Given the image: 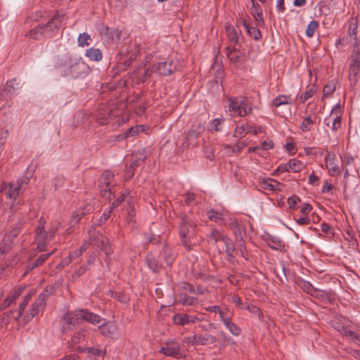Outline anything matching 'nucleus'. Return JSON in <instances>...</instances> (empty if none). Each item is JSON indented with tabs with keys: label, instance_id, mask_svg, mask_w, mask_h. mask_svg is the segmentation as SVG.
<instances>
[{
	"label": "nucleus",
	"instance_id": "1",
	"mask_svg": "<svg viewBox=\"0 0 360 360\" xmlns=\"http://www.w3.org/2000/svg\"><path fill=\"white\" fill-rule=\"evenodd\" d=\"M49 295V290H43V291L39 295L37 298L34 300V302L32 304L30 307L25 312L24 311L26 307H27L29 302L22 298V300L19 304L18 308L16 309L21 314V321L23 323V326L30 322L34 316L43 314L46 306V300Z\"/></svg>",
	"mask_w": 360,
	"mask_h": 360
},
{
	"label": "nucleus",
	"instance_id": "2",
	"mask_svg": "<svg viewBox=\"0 0 360 360\" xmlns=\"http://www.w3.org/2000/svg\"><path fill=\"white\" fill-rule=\"evenodd\" d=\"M60 70L65 75L73 78H84L90 69L89 65L81 58L64 56L58 64Z\"/></svg>",
	"mask_w": 360,
	"mask_h": 360
},
{
	"label": "nucleus",
	"instance_id": "3",
	"mask_svg": "<svg viewBox=\"0 0 360 360\" xmlns=\"http://www.w3.org/2000/svg\"><path fill=\"white\" fill-rule=\"evenodd\" d=\"M197 232L196 222L191 217L182 215L179 223V235L182 245L187 251L195 246L194 238Z\"/></svg>",
	"mask_w": 360,
	"mask_h": 360
},
{
	"label": "nucleus",
	"instance_id": "4",
	"mask_svg": "<svg viewBox=\"0 0 360 360\" xmlns=\"http://www.w3.org/2000/svg\"><path fill=\"white\" fill-rule=\"evenodd\" d=\"M29 182L30 178L24 176L14 182H3L1 184V192L10 200L12 207L14 206L17 198L25 191Z\"/></svg>",
	"mask_w": 360,
	"mask_h": 360
},
{
	"label": "nucleus",
	"instance_id": "5",
	"mask_svg": "<svg viewBox=\"0 0 360 360\" xmlns=\"http://www.w3.org/2000/svg\"><path fill=\"white\" fill-rule=\"evenodd\" d=\"M348 28L347 34L346 36L339 38L336 42L335 46H345L351 44L354 47H359V41L357 38V28L358 20L356 18L352 17L347 22Z\"/></svg>",
	"mask_w": 360,
	"mask_h": 360
},
{
	"label": "nucleus",
	"instance_id": "6",
	"mask_svg": "<svg viewBox=\"0 0 360 360\" xmlns=\"http://www.w3.org/2000/svg\"><path fill=\"white\" fill-rule=\"evenodd\" d=\"M114 174L110 171H105L98 179V188L101 195L109 199L115 192V187L116 183L114 181Z\"/></svg>",
	"mask_w": 360,
	"mask_h": 360
},
{
	"label": "nucleus",
	"instance_id": "7",
	"mask_svg": "<svg viewBox=\"0 0 360 360\" xmlns=\"http://www.w3.org/2000/svg\"><path fill=\"white\" fill-rule=\"evenodd\" d=\"M229 102V111L232 116L234 117H245L249 112L247 110L248 101L243 97H230L228 100Z\"/></svg>",
	"mask_w": 360,
	"mask_h": 360
},
{
	"label": "nucleus",
	"instance_id": "8",
	"mask_svg": "<svg viewBox=\"0 0 360 360\" xmlns=\"http://www.w3.org/2000/svg\"><path fill=\"white\" fill-rule=\"evenodd\" d=\"M64 17L63 13L57 12L47 23L42 25L44 27L45 37L51 38L56 34L63 23Z\"/></svg>",
	"mask_w": 360,
	"mask_h": 360
},
{
	"label": "nucleus",
	"instance_id": "9",
	"mask_svg": "<svg viewBox=\"0 0 360 360\" xmlns=\"http://www.w3.org/2000/svg\"><path fill=\"white\" fill-rule=\"evenodd\" d=\"M150 73H157L162 76H169L177 70L176 63L169 59L160 61L150 66Z\"/></svg>",
	"mask_w": 360,
	"mask_h": 360
},
{
	"label": "nucleus",
	"instance_id": "10",
	"mask_svg": "<svg viewBox=\"0 0 360 360\" xmlns=\"http://www.w3.org/2000/svg\"><path fill=\"white\" fill-rule=\"evenodd\" d=\"M56 231V228H51L48 231V232L34 234L36 249L41 252L46 251L47 250L48 245L54 238Z\"/></svg>",
	"mask_w": 360,
	"mask_h": 360
},
{
	"label": "nucleus",
	"instance_id": "11",
	"mask_svg": "<svg viewBox=\"0 0 360 360\" xmlns=\"http://www.w3.org/2000/svg\"><path fill=\"white\" fill-rule=\"evenodd\" d=\"M89 240V242H91L92 245L100 248V250L103 251L107 255H111L112 250L108 246V239L101 233H94Z\"/></svg>",
	"mask_w": 360,
	"mask_h": 360
},
{
	"label": "nucleus",
	"instance_id": "12",
	"mask_svg": "<svg viewBox=\"0 0 360 360\" xmlns=\"http://www.w3.org/2000/svg\"><path fill=\"white\" fill-rule=\"evenodd\" d=\"M79 316L77 310L72 312H68L60 320V324L62 328V333L71 330L72 326L79 324Z\"/></svg>",
	"mask_w": 360,
	"mask_h": 360
},
{
	"label": "nucleus",
	"instance_id": "13",
	"mask_svg": "<svg viewBox=\"0 0 360 360\" xmlns=\"http://www.w3.org/2000/svg\"><path fill=\"white\" fill-rule=\"evenodd\" d=\"M159 352L165 356L181 359L184 357L182 354L180 347L174 342H167L159 350Z\"/></svg>",
	"mask_w": 360,
	"mask_h": 360
},
{
	"label": "nucleus",
	"instance_id": "14",
	"mask_svg": "<svg viewBox=\"0 0 360 360\" xmlns=\"http://www.w3.org/2000/svg\"><path fill=\"white\" fill-rule=\"evenodd\" d=\"M202 319L195 315H189L187 314H176L174 315L172 321L175 325L185 326L187 324L194 323L201 321Z\"/></svg>",
	"mask_w": 360,
	"mask_h": 360
},
{
	"label": "nucleus",
	"instance_id": "15",
	"mask_svg": "<svg viewBox=\"0 0 360 360\" xmlns=\"http://www.w3.org/2000/svg\"><path fill=\"white\" fill-rule=\"evenodd\" d=\"M326 167L328 170L329 174L332 176H338L340 174V169L336 162V158L334 153H328L325 157Z\"/></svg>",
	"mask_w": 360,
	"mask_h": 360
},
{
	"label": "nucleus",
	"instance_id": "16",
	"mask_svg": "<svg viewBox=\"0 0 360 360\" xmlns=\"http://www.w3.org/2000/svg\"><path fill=\"white\" fill-rule=\"evenodd\" d=\"M79 321L84 320L94 325L101 324L103 319L98 314H95L86 309L77 310Z\"/></svg>",
	"mask_w": 360,
	"mask_h": 360
},
{
	"label": "nucleus",
	"instance_id": "17",
	"mask_svg": "<svg viewBox=\"0 0 360 360\" xmlns=\"http://www.w3.org/2000/svg\"><path fill=\"white\" fill-rule=\"evenodd\" d=\"M25 290V287H15L12 290L11 295H9L6 299L4 300L2 303L0 304L1 309L4 310L8 307L11 304L14 303L15 301L21 295Z\"/></svg>",
	"mask_w": 360,
	"mask_h": 360
},
{
	"label": "nucleus",
	"instance_id": "18",
	"mask_svg": "<svg viewBox=\"0 0 360 360\" xmlns=\"http://www.w3.org/2000/svg\"><path fill=\"white\" fill-rule=\"evenodd\" d=\"M146 158V151L143 149L133 153L131 155V163L128 168L129 172H131V175H133V170L134 167H138L141 164L143 163Z\"/></svg>",
	"mask_w": 360,
	"mask_h": 360
},
{
	"label": "nucleus",
	"instance_id": "19",
	"mask_svg": "<svg viewBox=\"0 0 360 360\" xmlns=\"http://www.w3.org/2000/svg\"><path fill=\"white\" fill-rule=\"evenodd\" d=\"M226 236V234L216 228L210 229L209 232L206 234L207 242L214 245L219 242H223Z\"/></svg>",
	"mask_w": 360,
	"mask_h": 360
},
{
	"label": "nucleus",
	"instance_id": "20",
	"mask_svg": "<svg viewBox=\"0 0 360 360\" xmlns=\"http://www.w3.org/2000/svg\"><path fill=\"white\" fill-rule=\"evenodd\" d=\"M240 22L245 29L247 34L255 40L258 41L262 38V34L257 25H251L245 18H240Z\"/></svg>",
	"mask_w": 360,
	"mask_h": 360
},
{
	"label": "nucleus",
	"instance_id": "21",
	"mask_svg": "<svg viewBox=\"0 0 360 360\" xmlns=\"http://www.w3.org/2000/svg\"><path fill=\"white\" fill-rule=\"evenodd\" d=\"M226 33L230 44L236 45L239 42L241 36L240 30H237L231 24H228L226 25Z\"/></svg>",
	"mask_w": 360,
	"mask_h": 360
},
{
	"label": "nucleus",
	"instance_id": "22",
	"mask_svg": "<svg viewBox=\"0 0 360 360\" xmlns=\"http://www.w3.org/2000/svg\"><path fill=\"white\" fill-rule=\"evenodd\" d=\"M311 296L322 302H332L335 300V294L332 291H324L315 288Z\"/></svg>",
	"mask_w": 360,
	"mask_h": 360
},
{
	"label": "nucleus",
	"instance_id": "23",
	"mask_svg": "<svg viewBox=\"0 0 360 360\" xmlns=\"http://www.w3.org/2000/svg\"><path fill=\"white\" fill-rule=\"evenodd\" d=\"M259 185L264 190L277 191H281V184L275 179L266 178L261 181Z\"/></svg>",
	"mask_w": 360,
	"mask_h": 360
},
{
	"label": "nucleus",
	"instance_id": "24",
	"mask_svg": "<svg viewBox=\"0 0 360 360\" xmlns=\"http://www.w3.org/2000/svg\"><path fill=\"white\" fill-rule=\"evenodd\" d=\"M225 245V251L229 262H233L236 258V245L234 242L228 236L223 241Z\"/></svg>",
	"mask_w": 360,
	"mask_h": 360
},
{
	"label": "nucleus",
	"instance_id": "25",
	"mask_svg": "<svg viewBox=\"0 0 360 360\" xmlns=\"http://www.w3.org/2000/svg\"><path fill=\"white\" fill-rule=\"evenodd\" d=\"M262 238L272 250H278L282 246V240L277 236L265 233L262 236Z\"/></svg>",
	"mask_w": 360,
	"mask_h": 360
},
{
	"label": "nucleus",
	"instance_id": "26",
	"mask_svg": "<svg viewBox=\"0 0 360 360\" xmlns=\"http://www.w3.org/2000/svg\"><path fill=\"white\" fill-rule=\"evenodd\" d=\"M56 248H55L50 252L42 254L40 256H39L34 261L30 262V264L27 266V271H32L34 268L43 264L44 262L46 259H48L56 252Z\"/></svg>",
	"mask_w": 360,
	"mask_h": 360
},
{
	"label": "nucleus",
	"instance_id": "27",
	"mask_svg": "<svg viewBox=\"0 0 360 360\" xmlns=\"http://www.w3.org/2000/svg\"><path fill=\"white\" fill-rule=\"evenodd\" d=\"M0 317L3 321V324H8L11 320H13L14 321H19L22 316L20 312L18 311V310L15 309L4 313L0 316Z\"/></svg>",
	"mask_w": 360,
	"mask_h": 360
},
{
	"label": "nucleus",
	"instance_id": "28",
	"mask_svg": "<svg viewBox=\"0 0 360 360\" xmlns=\"http://www.w3.org/2000/svg\"><path fill=\"white\" fill-rule=\"evenodd\" d=\"M98 330L103 336L112 337L116 330V326L112 321H105L99 326Z\"/></svg>",
	"mask_w": 360,
	"mask_h": 360
},
{
	"label": "nucleus",
	"instance_id": "29",
	"mask_svg": "<svg viewBox=\"0 0 360 360\" xmlns=\"http://www.w3.org/2000/svg\"><path fill=\"white\" fill-rule=\"evenodd\" d=\"M146 263L150 269L155 273H158L162 268V264L155 258L153 254H148L146 257Z\"/></svg>",
	"mask_w": 360,
	"mask_h": 360
},
{
	"label": "nucleus",
	"instance_id": "30",
	"mask_svg": "<svg viewBox=\"0 0 360 360\" xmlns=\"http://www.w3.org/2000/svg\"><path fill=\"white\" fill-rule=\"evenodd\" d=\"M252 127L250 126L248 123H241L238 124L235 129L233 136L235 137L243 136L245 134H248L252 132Z\"/></svg>",
	"mask_w": 360,
	"mask_h": 360
},
{
	"label": "nucleus",
	"instance_id": "31",
	"mask_svg": "<svg viewBox=\"0 0 360 360\" xmlns=\"http://www.w3.org/2000/svg\"><path fill=\"white\" fill-rule=\"evenodd\" d=\"M14 245L13 238L6 234L0 243V252L2 254L8 252Z\"/></svg>",
	"mask_w": 360,
	"mask_h": 360
},
{
	"label": "nucleus",
	"instance_id": "32",
	"mask_svg": "<svg viewBox=\"0 0 360 360\" xmlns=\"http://www.w3.org/2000/svg\"><path fill=\"white\" fill-rule=\"evenodd\" d=\"M20 89V82L16 79H12L7 82L4 90L10 95H14Z\"/></svg>",
	"mask_w": 360,
	"mask_h": 360
},
{
	"label": "nucleus",
	"instance_id": "33",
	"mask_svg": "<svg viewBox=\"0 0 360 360\" xmlns=\"http://www.w3.org/2000/svg\"><path fill=\"white\" fill-rule=\"evenodd\" d=\"M85 56L93 61H100L102 60L103 56L100 49L91 47L86 51Z\"/></svg>",
	"mask_w": 360,
	"mask_h": 360
},
{
	"label": "nucleus",
	"instance_id": "34",
	"mask_svg": "<svg viewBox=\"0 0 360 360\" xmlns=\"http://www.w3.org/2000/svg\"><path fill=\"white\" fill-rule=\"evenodd\" d=\"M26 36L34 39H40L42 37H45L44 27L42 25L36 26L34 28L32 29Z\"/></svg>",
	"mask_w": 360,
	"mask_h": 360
},
{
	"label": "nucleus",
	"instance_id": "35",
	"mask_svg": "<svg viewBox=\"0 0 360 360\" xmlns=\"http://www.w3.org/2000/svg\"><path fill=\"white\" fill-rule=\"evenodd\" d=\"M179 302L183 305L191 306L197 303V298L189 296L186 292L179 293Z\"/></svg>",
	"mask_w": 360,
	"mask_h": 360
},
{
	"label": "nucleus",
	"instance_id": "36",
	"mask_svg": "<svg viewBox=\"0 0 360 360\" xmlns=\"http://www.w3.org/2000/svg\"><path fill=\"white\" fill-rule=\"evenodd\" d=\"M25 223V217L20 219L18 222H16L11 230L7 233L8 236L11 237L12 238H15L21 232L22 226Z\"/></svg>",
	"mask_w": 360,
	"mask_h": 360
},
{
	"label": "nucleus",
	"instance_id": "37",
	"mask_svg": "<svg viewBox=\"0 0 360 360\" xmlns=\"http://www.w3.org/2000/svg\"><path fill=\"white\" fill-rule=\"evenodd\" d=\"M223 324L233 335L239 336L240 335L241 330L240 327L232 321L231 317H230Z\"/></svg>",
	"mask_w": 360,
	"mask_h": 360
},
{
	"label": "nucleus",
	"instance_id": "38",
	"mask_svg": "<svg viewBox=\"0 0 360 360\" xmlns=\"http://www.w3.org/2000/svg\"><path fill=\"white\" fill-rule=\"evenodd\" d=\"M359 70H360V67H358V66H356L354 65H349V80L352 85H355L357 83V81H358L357 76L359 73Z\"/></svg>",
	"mask_w": 360,
	"mask_h": 360
},
{
	"label": "nucleus",
	"instance_id": "39",
	"mask_svg": "<svg viewBox=\"0 0 360 360\" xmlns=\"http://www.w3.org/2000/svg\"><path fill=\"white\" fill-rule=\"evenodd\" d=\"M198 345H207L214 343L216 338L214 336L207 333L205 335H198Z\"/></svg>",
	"mask_w": 360,
	"mask_h": 360
},
{
	"label": "nucleus",
	"instance_id": "40",
	"mask_svg": "<svg viewBox=\"0 0 360 360\" xmlns=\"http://www.w3.org/2000/svg\"><path fill=\"white\" fill-rule=\"evenodd\" d=\"M288 167L292 172H299L304 167V165L297 159H291L288 162Z\"/></svg>",
	"mask_w": 360,
	"mask_h": 360
},
{
	"label": "nucleus",
	"instance_id": "41",
	"mask_svg": "<svg viewBox=\"0 0 360 360\" xmlns=\"http://www.w3.org/2000/svg\"><path fill=\"white\" fill-rule=\"evenodd\" d=\"M290 103H291L290 96L286 95H278L273 100L272 102L273 105L276 108Z\"/></svg>",
	"mask_w": 360,
	"mask_h": 360
},
{
	"label": "nucleus",
	"instance_id": "42",
	"mask_svg": "<svg viewBox=\"0 0 360 360\" xmlns=\"http://www.w3.org/2000/svg\"><path fill=\"white\" fill-rule=\"evenodd\" d=\"M160 254L163 255L164 259L167 264L170 265L173 262L174 256L166 245H163L162 251Z\"/></svg>",
	"mask_w": 360,
	"mask_h": 360
},
{
	"label": "nucleus",
	"instance_id": "43",
	"mask_svg": "<svg viewBox=\"0 0 360 360\" xmlns=\"http://www.w3.org/2000/svg\"><path fill=\"white\" fill-rule=\"evenodd\" d=\"M349 65L360 67V46L353 48Z\"/></svg>",
	"mask_w": 360,
	"mask_h": 360
},
{
	"label": "nucleus",
	"instance_id": "44",
	"mask_svg": "<svg viewBox=\"0 0 360 360\" xmlns=\"http://www.w3.org/2000/svg\"><path fill=\"white\" fill-rule=\"evenodd\" d=\"M91 40L90 35L84 32L79 34L77 38V43L79 46H88L90 44V41Z\"/></svg>",
	"mask_w": 360,
	"mask_h": 360
},
{
	"label": "nucleus",
	"instance_id": "45",
	"mask_svg": "<svg viewBox=\"0 0 360 360\" xmlns=\"http://www.w3.org/2000/svg\"><path fill=\"white\" fill-rule=\"evenodd\" d=\"M319 27V22L313 20L307 25L305 34L308 37H312L314 35L315 31Z\"/></svg>",
	"mask_w": 360,
	"mask_h": 360
},
{
	"label": "nucleus",
	"instance_id": "46",
	"mask_svg": "<svg viewBox=\"0 0 360 360\" xmlns=\"http://www.w3.org/2000/svg\"><path fill=\"white\" fill-rule=\"evenodd\" d=\"M251 1H252V7L250 8V12H251L252 15L255 18L263 15L261 6L257 2H256L255 0H251Z\"/></svg>",
	"mask_w": 360,
	"mask_h": 360
},
{
	"label": "nucleus",
	"instance_id": "47",
	"mask_svg": "<svg viewBox=\"0 0 360 360\" xmlns=\"http://www.w3.org/2000/svg\"><path fill=\"white\" fill-rule=\"evenodd\" d=\"M225 120L224 118H216L214 119L210 123V130H214L217 131H220L222 130L221 125L224 122Z\"/></svg>",
	"mask_w": 360,
	"mask_h": 360
},
{
	"label": "nucleus",
	"instance_id": "48",
	"mask_svg": "<svg viewBox=\"0 0 360 360\" xmlns=\"http://www.w3.org/2000/svg\"><path fill=\"white\" fill-rule=\"evenodd\" d=\"M314 121L311 120L310 116H308L306 118H304V120L302 122L300 125V129L302 131H308L311 130Z\"/></svg>",
	"mask_w": 360,
	"mask_h": 360
},
{
	"label": "nucleus",
	"instance_id": "49",
	"mask_svg": "<svg viewBox=\"0 0 360 360\" xmlns=\"http://www.w3.org/2000/svg\"><path fill=\"white\" fill-rule=\"evenodd\" d=\"M342 168H347L349 169V167L354 164V158L352 155L347 154L341 158Z\"/></svg>",
	"mask_w": 360,
	"mask_h": 360
},
{
	"label": "nucleus",
	"instance_id": "50",
	"mask_svg": "<svg viewBox=\"0 0 360 360\" xmlns=\"http://www.w3.org/2000/svg\"><path fill=\"white\" fill-rule=\"evenodd\" d=\"M344 335L355 343L360 342V335L352 330L345 328Z\"/></svg>",
	"mask_w": 360,
	"mask_h": 360
},
{
	"label": "nucleus",
	"instance_id": "51",
	"mask_svg": "<svg viewBox=\"0 0 360 360\" xmlns=\"http://www.w3.org/2000/svg\"><path fill=\"white\" fill-rule=\"evenodd\" d=\"M85 339V334L84 330H79L75 332L71 338V342L72 344L76 345L78 344L82 341H84Z\"/></svg>",
	"mask_w": 360,
	"mask_h": 360
},
{
	"label": "nucleus",
	"instance_id": "52",
	"mask_svg": "<svg viewBox=\"0 0 360 360\" xmlns=\"http://www.w3.org/2000/svg\"><path fill=\"white\" fill-rule=\"evenodd\" d=\"M207 215L209 219L214 222H218L219 221L223 219L222 214L214 210H210L207 212Z\"/></svg>",
	"mask_w": 360,
	"mask_h": 360
},
{
	"label": "nucleus",
	"instance_id": "53",
	"mask_svg": "<svg viewBox=\"0 0 360 360\" xmlns=\"http://www.w3.org/2000/svg\"><path fill=\"white\" fill-rule=\"evenodd\" d=\"M91 210L90 207H84L82 211H79L78 213L74 214L72 217V222L78 223L81 218L84 216L86 213Z\"/></svg>",
	"mask_w": 360,
	"mask_h": 360
},
{
	"label": "nucleus",
	"instance_id": "54",
	"mask_svg": "<svg viewBox=\"0 0 360 360\" xmlns=\"http://www.w3.org/2000/svg\"><path fill=\"white\" fill-rule=\"evenodd\" d=\"M109 292L112 297L120 302L125 303L128 300L127 296L123 292Z\"/></svg>",
	"mask_w": 360,
	"mask_h": 360
},
{
	"label": "nucleus",
	"instance_id": "55",
	"mask_svg": "<svg viewBox=\"0 0 360 360\" xmlns=\"http://www.w3.org/2000/svg\"><path fill=\"white\" fill-rule=\"evenodd\" d=\"M229 308L227 307H225L224 308H220L219 311H218L217 314L219 315L220 321L224 323L226 321H227L231 316L229 315Z\"/></svg>",
	"mask_w": 360,
	"mask_h": 360
},
{
	"label": "nucleus",
	"instance_id": "56",
	"mask_svg": "<svg viewBox=\"0 0 360 360\" xmlns=\"http://www.w3.org/2000/svg\"><path fill=\"white\" fill-rule=\"evenodd\" d=\"M139 127L141 128V131H143L144 126L143 125L132 127L126 131L124 134L125 138L137 135L139 133Z\"/></svg>",
	"mask_w": 360,
	"mask_h": 360
},
{
	"label": "nucleus",
	"instance_id": "57",
	"mask_svg": "<svg viewBox=\"0 0 360 360\" xmlns=\"http://www.w3.org/2000/svg\"><path fill=\"white\" fill-rule=\"evenodd\" d=\"M335 91V85L333 82L327 83L323 89V95L328 96L332 94Z\"/></svg>",
	"mask_w": 360,
	"mask_h": 360
},
{
	"label": "nucleus",
	"instance_id": "58",
	"mask_svg": "<svg viewBox=\"0 0 360 360\" xmlns=\"http://www.w3.org/2000/svg\"><path fill=\"white\" fill-rule=\"evenodd\" d=\"M315 91H316V89L314 87L310 88L309 89L307 90L306 91H304L303 94H301L300 100L302 102H305L309 98H310L311 97L313 96Z\"/></svg>",
	"mask_w": 360,
	"mask_h": 360
},
{
	"label": "nucleus",
	"instance_id": "59",
	"mask_svg": "<svg viewBox=\"0 0 360 360\" xmlns=\"http://www.w3.org/2000/svg\"><path fill=\"white\" fill-rule=\"evenodd\" d=\"M88 269V267H86V265H82L78 269L75 270L72 274V277L73 278H77L79 276H82Z\"/></svg>",
	"mask_w": 360,
	"mask_h": 360
},
{
	"label": "nucleus",
	"instance_id": "60",
	"mask_svg": "<svg viewBox=\"0 0 360 360\" xmlns=\"http://www.w3.org/2000/svg\"><path fill=\"white\" fill-rule=\"evenodd\" d=\"M153 73H150V67L145 70L143 72V74L140 77H137V82L138 83H143L145 82L147 79L152 75Z\"/></svg>",
	"mask_w": 360,
	"mask_h": 360
},
{
	"label": "nucleus",
	"instance_id": "61",
	"mask_svg": "<svg viewBox=\"0 0 360 360\" xmlns=\"http://www.w3.org/2000/svg\"><path fill=\"white\" fill-rule=\"evenodd\" d=\"M301 288L310 295H311V293H313L316 288L308 281H304L301 285Z\"/></svg>",
	"mask_w": 360,
	"mask_h": 360
},
{
	"label": "nucleus",
	"instance_id": "62",
	"mask_svg": "<svg viewBox=\"0 0 360 360\" xmlns=\"http://www.w3.org/2000/svg\"><path fill=\"white\" fill-rule=\"evenodd\" d=\"M87 352L88 353L97 356H103L105 354V350H102L101 349L94 347H88Z\"/></svg>",
	"mask_w": 360,
	"mask_h": 360
},
{
	"label": "nucleus",
	"instance_id": "63",
	"mask_svg": "<svg viewBox=\"0 0 360 360\" xmlns=\"http://www.w3.org/2000/svg\"><path fill=\"white\" fill-rule=\"evenodd\" d=\"M44 225H45V220L44 219L43 217H40V219L38 220V224H37V228L35 229L34 234L46 232V231H44Z\"/></svg>",
	"mask_w": 360,
	"mask_h": 360
},
{
	"label": "nucleus",
	"instance_id": "64",
	"mask_svg": "<svg viewBox=\"0 0 360 360\" xmlns=\"http://www.w3.org/2000/svg\"><path fill=\"white\" fill-rule=\"evenodd\" d=\"M112 210H113V209L111 207L106 209L105 210V212H103V215L101 217V218L99 219V222L100 223L105 222L110 218Z\"/></svg>",
	"mask_w": 360,
	"mask_h": 360
}]
</instances>
